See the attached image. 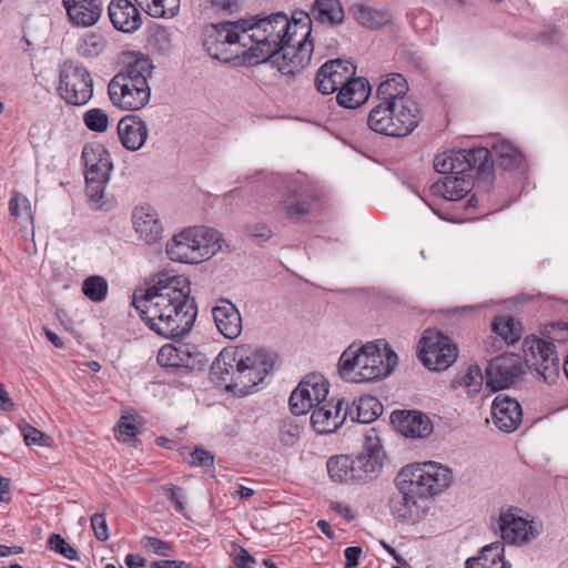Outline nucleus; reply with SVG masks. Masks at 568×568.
<instances>
[{"instance_id": "20", "label": "nucleus", "mask_w": 568, "mask_h": 568, "mask_svg": "<svg viewBox=\"0 0 568 568\" xmlns=\"http://www.w3.org/2000/svg\"><path fill=\"white\" fill-rule=\"evenodd\" d=\"M132 224L139 237L148 244L156 243L162 239L163 226L154 207L144 204L134 207Z\"/></svg>"}, {"instance_id": "60", "label": "nucleus", "mask_w": 568, "mask_h": 568, "mask_svg": "<svg viewBox=\"0 0 568 568\" xmlns=\"http://www.w3.org/2000/svg\"><path fill=\"white\" fill-rule=\"evenodd\" d=\"M362 555V548L358 546L347 547L344 550V556L346 559L345 568H354L358 565L359 558Z\"/></svg>"}, {"instance_id": "58", "label": "nucleus", "mask_w": 568, "mask_h": 568, "mask_svg": "<svg viewBox=\"0 0 568 568\" xmlns=\"http://www.w3.org/2000/svg\"><path fill=\"white\" fill-rule=\"evenodd\" d=\"M245 232L248 236L258 239L261 241H266L271 237L272 232L270 227L265 224H251L247 225Z\"/></svg>"}, {"instance_id": "22", "label": "nucleus", "mask_w": 568, "mask_h": 568, "mask_svg": "<svg viewBox=\"0 0 568 568\" xmlns=\"http://www.w3.org/2000/svg\"><path fill=\"white\" fill-rule=\"evenodd\" d=\"M85 181L109 180L113 168L108 150L99 143L87 144L82 151Z\"/></svg>"}, {"instance_id": "57", "label": "nucleus", "mask_w": 568, "mask_h": 568, "mask_svg": "<svg viewBox=\"0 0 568 568\" xmlns=\"http://www.w3.org/2000/svg\"><path fill=\"white\" fill-rule=\"evenodd\" d=\"M255 558L251 556L245 548L236 546V551L233 557V564L236 568H247L248 565L255 564Z\"/></svg>"}, {"instance_id": "3", "label": "nucleus", "mask_w": 568, "mask_h": 568, "mask_svg": "<svg viewBox=\"0 0 568 568\" xmlns=\"http://www.w3.org/2000/svg\"><path fill=\"white\" fill-rule=\"evenodd\" d=\"M452 481L450 470L435 462L415 463L403 467L395 478V491L388 505L393 516L416 524L428 513L433 496Z\"/></svg>"}, {"instance_id": "30", "label": "nucleus", "mask_w": 568, "mask_h": 568, "mask_svg": "<svg viewBox=\"0 0 568 568\" xmlns=\"http://www.w3.org/2000/svg\"><path fill=\"white\" fill-rule=\"evenodd\" d=\"M369 94V82L364 78L353 75L339 88L336 100L341 106L356 109L368 100Z\"/></svg>"}, {"instance_id": "43", "label": "nucleus", "mask_w": 568, "mask_h": 568, "mask_svg": "<svg viewBox=\"0 0 568 568\" xmlns=\"http://www.w3.org/2000/svg\"><path fill=\"white\" fill-rule=\"evenodd\" d=\"M290 219H300L310 211V201L297 194H291L277 206Z\"/></svg>"}, {"instance_id": "1", "label": "nucleus", "mask_w": 568, "mask_h": 568, "mask_svg": "<svg viewBox=\"0 0 568 568\" xmlns=\"http://www.w3.org/2000/svg\"><path fill=\"white\" fill-rule=\"evenodd\" d=\"M248 60L270 61L283 75L294 77L305 69L314 50L312 18L306 12L274 13L254 22L243 20Z\"/></svg>"}, {"instance_id": "19", "label": "nucleus", "mask_w": 568, "mask_h": 568, "mask_svg": "<svg viewBox=\"0 0 568 568\" xmlns=\"http://www.w3.org/2000/svg\"><path fill=\"white\" fill-rule=\"evenodd\" d=\"M211 312L217 331L224 337L234 339L240 336L243 321L235 304L227 298H219Z\"/></svg>"}, {"instance_id": "50", "label": "nucleus", "mask_w": 568, "mask_h": 568, "mask_svg": "<svg viewBox=\"0 0 568 568\" xmlns=\"http://www.w3.org/2000/svg\"><path fill=\"white\" fill-rule=\"evenodd\" d=\"M9 211H10V214L16 217H21V216L31 217L30 201L22 193L14 192L9 202Z\"/></svg>"}, {"instance_id": "32", "label": "nucleus", "mask_w": 568, "mask_h": 568, "mask_svg": "<svg viewBox=\"0 0 568 568\" xmlns=\"http://www.w3.org/2000/svg\"><path fill=\"white\" fill-rule=\"evenodd\" d=\"M383 412L379 400L371 395L361 396L354 400L351 406L345 407V415L353 422L369 424L374 422Z\"/></svg>"}, {"instance_id": "45", "label": "nucleus", "mask_w": 568, "mask_h": 568, "mask_svg": "<svg viewBox=\"0 0 568 568\" xmlns=\"http://www.w3.org/2000/svg\"><path fill=\"white\" fill-rule=\"evenodd\" d=\"M179 8V0H151L143 10L153 18H173Z\"/></svg>"}, {"instance_id": "59", "label": "nucleus", "mask_w": 568, "mask_h": 568, "mask_svg": "<svg viewBox=\"0 0 568 568\" xmlns=\"http://www.w3.org/2000/svg\"><path fill=\"white\" fill-rule=\"evenodd\" d=\"M241 2L242 0H212V6L219 11L233 13L240 9Z\"/></svg>"}, {"instance_id": "25", "label": "nucleus", "mask_w": 568, "mask_h": 568, "mask_svg": "<svg viewBox=\"0 0 568 568\" xmlns=\"http://www.w3.org/2000/svg\"><path fill=\"white\" fill-rule=\"evenodd\" d=\"M344 399H338L335 405L322 403L313 408L311 423L320 434L335 432L345 420Z\"/></svg>"}, {"instance_id": "36", "label": "nucleus", "mask_w": 568, "mask_h": 568, "mask_svg": "<svg viewBox=\"0 0 568 568\" xmlns=\"http://www.w3.org/2000/svg\"><path fill=\"white\" fill-rule=\"evenodd\" d=\"M352 465V457L348 455L332 456L326 463L331 479L343 484H354V478L351 476L353 474Z\"/></svg>"}, {"instance_id": "39", "label": "nucleus", "mask_w": 568, "mask_h": 568, "mask_svg": "<svg viewBox=\"0 0 568 568\" xmlns=\"http://www.w3.org/2000/svg\"><path fill=\"white\" fill-rule=\"evenodd\" d=\"M493 153L505 169L518 168L523 162L520 151L507 141H501L494 145Z\"/></svg>"}, {"instance_id": "31", "label": "nucleus", "mask_w": 568, "mask_h": 568, "mask_svg": "<svg viewBox=\"0 0 568 568\" xmlns=\"http://www.w3.org/2000/svg\"><path fill=\"white\" fill-rule=\"evenodd\" d=\"M504 552V542L494 541L484 546L477 557L468 558L465 566L466 568H510Z\"/></svg>"}, {"instance_id": "52", "label": "nucleus", "mask_w": 568, "mask_h": 568, "mask_svg": "<svg viewBox=\"0 0 568 568\" xmlns=\"http://www.w3.org/2000/svg\"><path fill=\"white\" fill-rule=\"evenodd\" d=\"M138 427L135 420L131 416H122L116 429V438L120 442L126 443L135 437Z\"/></svg>"}, {"instance_id": "53", "label": "nucleus", "mask_w": 568, "mask_h": 568, "mask_svg": "<svg viewBox=\"0 0 568 568\" xmlns=\"http://www.w3.org/2000/svg\"><path fill=\"white\" fill-rule=\"evenodd\" d=\"M186 460L191 466L213 467L214 465V456L212 453L203 448H195L189 454V458Z\"/></svg>"}, {"instance_id": "42", "label": "nucleus", "mask_w": 568, "mask_h": 568, "mask_svg": "<svg viewBox=\"0 0 568 568\" xmlns=\"http://www.w3.org/2000/svg\"><path fill=\"white\" fill-rule=\"evenodd\" d=\"M493 331L506 343L514 344L521 337V326L511 317H497L493 322Z\"/></svg>"}, {"instance_id": "9", "label": "nucleus", "mask_w": 568, "mask_h": 568, "mask_svg": "<svg viewBox=\"0 0 568 568\" xmlns=\"http://www.w3.org/2000/svg\"><path fill=\"white\" fill-rule=\"evenodd\" d=\"M367 126L383 135L402 138L410 134L419 123L416 104H375L367 115Z\"/></svg>"}, {"instance_id": "49", "label": "nucleus", "mask_w": 568, "mask_h": 568, "mask_svg": "<svg viewBox=\"0 0 568 568\" xmlns=\"http://www.w3.org/2000/svg\"><path fill=\"white\" fill-rule=\"evenodd\" d=\"M48 546L51 550L60 554L70 560L78 559L77 550L69 545L64 538H62L59 534H51L48 539Z\"/></svg>"}, {"instance_id": "56", "label": "nucleus", "mask_w": 568, "mask_h": 568, "mask_svg": "<svg viewBox=\"0 0 568 568\" xmlns=\"http://www.w3.org/2000/svg\"><path fill=\"white\" fill-rule=\"evenodd\" d=\"M91 527L94 536L100 541H105L109 538V528L103 514H94L91 517Z\"/></svg>"}, {"instance_id": "37", "label": "nucleus", "mask_w": 568, "mask_h": 568, "mask_svg": "<svg viewBox=\"0 0 568 568\" xmlns=\"http://www.w3.org/2000/svg\"><path fill=\"white\" fill-rule=\"evenodd\" d=\"M484 383L481 369L477 365H470L467 369L458 374L453 381V387H463L469 395L480 392Z\"/></svg>"}, {"instance_id": "38", "label": "nucleus", "mask_w": 568, "mask_h": 568, "mask_svg": "<svg viewBox=\"0 0 568 568\" xmlns=\"http://www.w3.org/2000/svg\"><path fill=\"white\" fill-rule=\"evenodd\" d=\"M354 17L362 26L372 29L383 27L389 21V14L386 11L377 10L364 4L355 7Z\"/></svg>"}, {"instance_id": "15", "label": "nucleus", "mask_w": 568, "mask_h": 568, "mask_svg": "<svg viewBox=\"0 0 568 568\" xmlns=\"http://www.w3.org/2000/svg\"><path fill=\"white\" fill-rule=\"evenodd\" d=\"M352 463L351 476L354 478V484L376 478L383 468V449L379 438L376 435L366 436L362 452L352 458Z\"/></svg>"}, {"instance_id": "13", "label": "nucleus", "mask_w": 568, "mask_h": 568, "mask_svg": "<svg viewBox=\"0 0 568 568\" xmlns=\"http://www.w3.org/2000/svg\"><path fill=\"white\" fill-rule=\"evenodd\" d=\"M328 382L321 374L307 375L292 392L290 407L294 415H305L326 400L328 395Z\"/></svg>"}, {"instance_id": "64", "label": "nucleus", "mask_w": 568, "mask_h": 568, "mask_svg": "<svg viewBox=\"0 0 568 568\" xmlns=\"http://www.w3.org/2000/svg\"><path fill=\"white\" fill-rule=\"evenodd\" d=\"M10 500V481L7 478L0 477V501Z\"/></svg>"}, {"instance_id": "16", "label": "nucleus", "mask_w": 568, "mask_h": 568, "mask_svg": "<svg viewBox=\"0 0 568 568\" xmlns=\"http://www.w3.org/2000/svg\"><path fill=\"white\" fill-rule=\"evenodd\" d=\"M525 346L531 352L535 371L547 384H554L560 375V361L555 346L537 336L525 338Z\"/></svg>"}, {"instance_id": "41", "label": "nucleus", "mask_w": 568, "mask_h": 568, "mask_svg": "<svg viewBox=\"0 0 568 568\" xmlns=\"http://www.w3.org/2000/svg\"><path fill=\"white\" fill-rule=\"evenodd\" d=\"M303 426L296 417H285L280 422L278 440L286 447L294 446L301 438Z\"/></svg>"}, {"instance_id": "14", "label": "nucleus", "mask_w": 568, "mask_h": 568, "mask_svg": "<svg viewBox=\"0 0 568 568\" xmlns=\"http://www.w3.org/2000/svg\"><path fill=\"white\" fill-rule=\"evenodd\" d=\"M524 374L521 357L505 354L491 359L486 368V386L491 392L505 389L519 381Z\"/></svg>"}, {"instance_id": "55", "label": "nucleus", "mask_w": 568, "mask_h": 568, "mask_svg": "<svg viewBox=\"0 0 568 568\" xmlns=\"http://www.w3.org/2000/svg\"><path fill=\"white\" fill-rule=\"evenodd\" d=\"M109 180L100 179L97 181H85L87 182V193L90 201L95 204L98 207L101 206L100 201L104 196V189Z\"/></svg>"}, {"instance_id": "46", "label": "nucleus", "mask_w": 568, "mask_h": 568, "mask_svg": "<svg viewBox=\"0 0 568 568\" xmlns=\"http://www.w3.org/2000/svg\"><path fill=\"white\" fill-rule=\"evenodd\" d=\"M541 339L550 342L556 347V344L568 342V322H556L546 324L541 329Z\"/></svg>"}, {"instance_id": "2", "label": "nucleus", "mask_w": 568, "mask_h": 568, "mask_svg": "<svg viewBox=\"0 0 568 568\" xmlns=\"http://www.w3.org/2000/svg\"><path fill=\"white\" fill-rule=\"evenodd\" d=\"M190 282L182 275H162L152 286L134 292L132 304L146 325L165 338L186 335L197 308L190 297Z\"/></svg>"}, {"instance_id": "61", "label": "nucleus", "mask_w": 568, "mask_h": 568, "mask_svg": "<svg viewBox=\"0 0 568 568\" xmlns=\"http://www.w3.org/2000/svg\"><path fill=\"white\" fill-rule=\"evenodd\" d=\"M151 568H191V565L183 560H159L153 561Z\"/></svg>"}, {"instance_id": "62", "label": "nucleus", "mask_w": 568, "mask_h": 568, "mask_svg": "<svg viewBox=\"0 0 568 568\" xmlns=\"http://www.w3.org/2000/svg\"><path fill=\"white\" fill-rule=\"evenodd\" d=\"M124 562L129 568H142L145 567L146 559L139 555L129 554L126 555Z\"/></svg>"}, {"instance_id": "17", "label": "nucleus", "mask_w": 568, "mask_h": 568, "mask_svg": "<svg viewBox=\"0 0 568 568\" xmlns=\"http://www.w3.org/2000/svg\"><path fill=\"white\" fill-rule=\"evenodd\" d=\"M356 73V67L351 61L341 59L329 60L317 71L315 85L322 94L339 91L345 81Z\"/></svg>"}, {"instance_id": "44", "label": "nucleus", "mask_w": 568, "mask_h": 568, "mask_svg": "<svg viewBox=\"0 0 568 568\" xmlns=\"http://www.w3.org/2000/svg\"><path fill=\"white\" fill-rule=\"evenodd\" d=\"M434 169L440 174H462L459 152L457 153H442L434 159Z\"/></svg>"}, {"instance_id": "18", "label": "nucleus", "mask_w": 568, "mask_h": 568, "mask_svg": "<svg viewBox=\"0 0 568 568\" xmlns=\"http://www.w3.org/2000/svg\"><path fill=\"white\" fill-rule=\"evenodd\" d=\"M490 410L494 425L504 433L515 432L523 420L520 404L506 395L496 396Z\"/></svg>"}, {"instance_id": "23", "label": "nucleus", "mask_w": 568, "mask_h": 568, "mask_svg": "<svg viewBox=\"0 0 568 568\" xmlns=\"http://www.w3.org/2000/svg\"><path fill=\"white\" fill-rule=\"evenodd\" d=\"M108 14L112 26L124 33H133L142 26V14L130 0H111Z\"/></svg>"}, {"instance_id": "34", "label": "nucleus", "mask_w": 568, "mask_h": 568, "mask_svg": "<svg viewBox=\"0 0 568 568\" xmlns=\"http://www.w3.org/2000/svg\"><path fill=\"white\" fill-rule=\"evenodd\" d=\"M156 359L163 367L181 368L190 366L191 356L185 346L166 344L160 348Z\"/></svg>"}, {"instance_id": "26", "label": "nucleus", "mask_w": 568, "mask_h": 568, "mask_svg": "<svg viewBox=\"0 0 568 568\" xmlns=\"http://www.w3.org/2000/svg\"><path fill=\"white\" fill-rule=\"evenodd\" d=\"M118 135L126 150L138 151L145 144L149 129L138 115H125L118 123Z\"/></svg>"}, {"instance_id": "51", "label": "nucleus", "mask_w": 568, "mask_h": 568, "mask_svg": "<svg viewBox=\"0 0 568 568\" xmlns=\"http://www.w3.org/2000/svg\"><path fill=\"white\" fill-rule=\"evenodd\" d=\"M162 490L166 494L171 503H173L175 510L182 515L185 514V491L182 487H176L172 484L162 486Z\"/></svg>"}, {"instance_id": "10", "label": "nucleus", "mask_w": 568, "mask_h": 568, "mask_svg": "<svg viewBox=\"0 0 568 568\" xmlns=\"http://www.w3.org/2000/svg\"><path fill=\"white\" fill-rule=\"evenodd\" d=\"M59 95L71 105L87 104L93 94V80L79 61L67 60L60 65Z\"/></svg>"}, {"instance_id": "27", "label": "nucleus", "mask_w": 568, "mask_h": 568, "mask_svg": "<svg viewBox=\"0 0 568 568\" xmlns=\"http://www.w3.org/2000/svg\"><path fill=\"white\" fill-rule=\"evenodd\" d=\"M407 91L406 79L399 73H390L377 87V104H415L406 99Z\"/></svg>"}, {"instance_id": "48", "label": "nucleus", "mask_w": 568, "mask_h": 568, "mask_svg": "<svg viewBox=\"0 0 568 568\" xmlns=\"http://www.w3.org/2000/svg\"><path fill=\"white\" fill-rule=\"evenodd\" d=\"M83 122L90 131L104 132L109 126L108 114L99 108L88 110L83 114Z\"/></svg>"}, {"instance_id": "5", "label": "nucleus", "mask_w": 568, "mask_h": 568, "mask_svg": "<svg viewBox=\"0 0 568 568\" xmlns=\"http://www.w3.org/2000/svg\"><path fill=\"white\" fill-rule=\"evenodd\" d=\"M397 364V355L386 343H367L361 347L351 345L338 362L343 378L353 383L373 382L390 374Z\"/></svg>"}, {"instance_id": "47", "label": "nucleus", "mask_w": 568, "mask_h": 568, "mask_svg": "<svg viewBox=\"0 0 568 568\" xmlns=\"http://www.w3.org/2000/svg\"><path fill=\"white\" fill-rule=\"evenodd\" d=\"M141 545L145 551L161 557H172L174 555V546L172 542L153 536H144L141 539Z\"/></svg>"}, {"instance_id": "54", "label": "nucleus", "mask_w": 568, "mask_h": 568, "mask_svg": "<svg viewBox=\"0 0 568 568\" xmlns=\"http://www.w3.org/2000/svg\"><path fill=\"white\" fill-rule=\"evenodd\" d=\"M21 432L23 435L24 443L30 445H39L43 446L45 445V442L48 439L47 435L42 433L41 430L37 429L36 427L26 424L21 427Z\"/></svg>"}, {"instance_id": "12", "label": "nucleus", "mask_w": 568, "mask_h": 568, "mask_svg": "<svg viewBox=\"0 0 568 568\" xmlns=\"http://www.w3.org/2000/svg\"><path fill=\"white\" fill-rule=\"evenodd\" d=\"M458 356L457 346L452 339L436 329H426L420 339L419 358L430 371H445Z\"/></svg>"}, {"instance_id": "4", "label": "nucleus", "mask_w": 568, "mask_h": 568, "mask_svg": "<svg viewBox=\"0 0 568 568\" xmlns=\"http://www.w3.org/2000/svg\"><path fill=\"white\" fill-rule=\"evenodd\" d=\"M274 365L263 348L243 344L224 348L213 364L214 374H220L225 388L236 396H246L258 389Z\"/></svg>"}, {"instance_id": "35", "label": "nucleus", "mask_w": 568, "mask_h": 568, "mask_svg": "<svg viewBox=\"0 0 568 568\" xmlns=\"http://www.w3.org/2000/svg\"><path fill=\"white\" fill-rule=\"evenodd\" d=\"M106 39L98 32L89 31L83 33L77 41V53L85 59L99 57L106 49Z\"/></svg>"}, {"instance_id": "24", "label": "nucleus", "mask_w": 568, "mask_h": 568, "mask_svg": "<svg viewBox=\"0 0 568 568\" xmlns=\"http://www.w3.org/2000/svg\"><path fill=\"white\" fill-rule=\"evenodd\" d=\"M69 20L77 27L89 28L100 20L102 0H62Z\"/></svg>"}, {"instance_id": "29", "label": "nucleus", "mask_w": 568, "mask_h": 568, "mask_svg": "<svg viewBox=\"0 0 568 568\" xmlns=\"http://www.w3.org/2000/svg\"><path fill=\"white\" fill-rule=\"evenodd\" d=\"M459 159L460 166L464 169L462 174H470L473 178L475 173L478 176L490 178L494 165L491 153L488 149L462 150L459 151Z\"/></svg>"}, {"instance_id": "21", "label": "nucleus", "mask_w": 568, "mask_h": 568, "mask_svg": "<svg viewBox=\"0 0 568 568\" xmlns=\"http://www.w3.org/2000/svg\"><path fill=\"white\" fill-rule=\"evenodd\" d=\"M390 420L405 437L424 438L432 434L433 424L427 415L417 410H395Z\"/></svg>"}, {"instance_id": "8", "label": "nucleus", "mask_w": 568, "mask_h": 568, "mask_svg": "<svg viewBox=\"0 0 568 568\" xmlns=\"http://www.w3.org/2000/svg\"><path fill=\"white\" fill-rule=\"evenodd\" d=\"M204 36L205 50L213 59L222 62L239 58L248 60L243 20L211 24L205 29Z\"/></svg>"}, {"instance_id": "33", "label": "nucleus", "mask_w": 568, "mask_h": 568, "mask_svg": "<svg viewBox=\"0 0 568 568\" xmlns=\"http://www.w3.org/2000/svg\"><path fill=\"white\" fill-rule=\"evenodd\" d=\"M308 16L317 22L332 26L342 23L345 17L338 0H315Z\"/></svg>"}, {"instance_id": "11", "label": "nucleus", "mask_w": 568, "mask_h": 568, "mask_svg": "<svg viewBox=\"0 0 568 568\" xmlns=\"http://www.w3.org/2000/svg\"><path fill=\"white\" fill-rule=\"evenodd\" d=\"M497 529L501 542L511 546H524L535 540L540 530L529 514L516 506L500 507L497 518Z\"/></svg>"}, {"instance_id": "40", "label": "nucleus", "mask_w": 568, "mask_h": 568, "mask_svg": "<svg viewBox=\"0 0 568 568\" xmlns=\"http://www.w3.org/2000/svg\"><path fill=\"white\" fill-rule=\"evenodd\" d=\"M81 291L90 301L100 303L105 300L109 285L103 276L91 275L83 281Z\"/></svg>"}, {"instance_id": "28", "label": "nucleus", "mask_w": 568, "mask_h": 568, "mask_svg": "<svg viewBox=\"0 0 568 568\" xmlns=\"http://www.w3.org/2000/svg\"><path fill=\"white\" fill-rule=\"evenodd\" d=\"M470 174H449L432 184L434 195L448 201L463 199L473 187Z\"/></svg>"}, {"instance_id": "6", "label": "nucleus", "mask_w": 568, "mask_h": 568, "mask_svg": "<svg viewBox=\"0 0 568 568\" xmlns=\"http://www.w3.org/2000/svg\"><path fill=\"white\" fill-rule=\"evenodd\" d=\"M152 62L145 57H138L124 70L116 73L108 85L112 104L126 111L144 108L151 98L148 78L152 73Z\"/></svg>"}, {"instance_id": "7", "label": "nucleus", "mask_w": 568, "mask_h": 568, "mask_svg": "<svg viewBox=\"0 0 568 568\" xmlns=\"http://www.w3.org/2000/svg\"><path fill=\"white\" fill-rule=\"evenodd\" d=\"M222 250L221 234L207 226L189 227L166 243L170 260L197 264L211 258Z\"/></svg>"}, {"instance_id": "63", "label": "nucleus", "mask_w": 568, "mask_h": 568, "mask_svg": "<svg viewBox=\"0 0 568 568\" xmlns=\"http://www.w3.org/2000/svg\"><path fill=\"white\" fill-rule=\"evenodd\" d=\"M14 407L13 402L9 397L2 384H0V409L10 412Z\"/></svg>"}]
</instances>
